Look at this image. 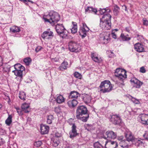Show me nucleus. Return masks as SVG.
Listing matches in <instances>:
<instances>
[{
  "label": "nucleus",
  "instance_id": "nucleus-1",
  "mask_svg": "<svg viewBox=\"0 0 148 148\" xmlns=\"http://www.w3.org/2000/svg\"><path fill=\"white\" fill-rule=\"evenodd\" d=\"M112 16L109 14L103 15L100 19V25L104 30H110L111 28V19Z\"/></svg>",
  "mask_w": 148,
  "mask_h": 148
},
{
  "label": "nucleus",
  "instance_id": "nucleus-2",
  "mask_svg": "<svg viewBox=\"0 0 148 148\" xmlns=\"http://www.w3.org/2000/svg\"><path fill=\"white\" fill-rule=\"evenodd\" d=\"M43 18L45 22H48L54 25L55 23H57L60 20V16L57 12L51 11L48 14L44 16Z\"/></svg>",
  "mask_w": 148,
  "mask_h": 148
},
{
  "label": "nucleus",
  "instance_id": "nucleus-3",
  "mask_svg": "<svg viewBox=\"0 0 148 148\" xmlns=\"http://www.w3.org/2000/svg\"><path fill=\"white\" fill-rule=\"evenodd\" d=\"M79 93L75 91H71L68 96L69 99H73L67 102L68 106L70 108H74L78 103V102L76 100L77 97L79 96Z\"/></svg>",
  "mask_w": 148,
  "mask_h": 148
},
{
  "label": "nucleus",
  "instance_id": "nucleus-4",
  "mask_svg": "<svg viewBox=\"0 0 148 148\" xmlns=\"http://www.w3.org/2000/svg\"><path fill=\"white\" fill-rule=\"evenodd\" d=\"M99 87L100 88V91L103 93L110 92L112 88L110 82L108 80H105L101 82Z\"/></svg>",
  "mask_w": 148,
  "mask_h": 148
},
{
  "label": "nucleus",
  "instance_id": "nucleus-5",
  "mask_svg": "<svg viewBox=\"0 0 148 148\" xmlns=\"http://www.w3.org/2000/svg\"><path fill=\"white\" fill-rule=\"evenodd\" d=\"M69 49L70 51L76 53L79 52L81 50L79 45L72 40L69 43Z\"/></svg>",
  "mask_w": 148,
  "mask_h": 148
},
{
  "label": "nucleus",
  "instance_id": "nucleus-6",
  "mask_svg": "<svg viewBox=\"0 0 148 148\" xmlns=\"http://www.w3.org/2000/svg\"><path fill=\"white\" fill-rule=\"evenodd\" d=\"M110 34L109 32H103L100 34V39L102 43L103 44H107L110 40Z\"/></svg>",
  "mask_w": 148,
  "mask_h": 148
},
{
  "label": "nucleus",
  "instance_id": "nucleus-7",
  "mask_svg": "<svg viewBox=\"0 0 148 148\" xmlns=\"http://www.w3.org/2000/svg\"><path fill=\"white\" fill-rule=\"evenodd\" d=\"M106 138H102L101 141H103V139L105 140V146L106 148H116L117 147L118 144L117 142L116 141H112L110 140L107 141L106 139Z\"/></svg>",
  "mask_w": 148,
  "mask_h": 148
},
{
  "label": "nucleus",
  "instance_id": "nucleus-8",
  "mask_svg": "<svg viewBox=\"0 0 148 148\" xmlns=\"http://www.w3.org/2000/svg\"><path fill=\"white\" fill-rule=\"evenodd\" d=\"M10 32L11 33H15L14 36L17 37H21V35L18 33L21 31V27L16 26H14L10 28Z\"/></svg>",
  "mask_w": 148,
  "mask_h": 148
},
{
  "label": "nucleus",
  "instance_id": "nucleus-9",
  "mask_svg": "<svg viewBox=\"0 0 148 148\" xmlns=\"http://www.w3.org/2000/svg\"><path fill=\"white\" fill-rule=\"evenodd\" d=\"M55 28L56 30L59 35H60L64 33L66 29L62 24L58 23L55 26Z\"/></svg>",
  "mask_w": 148,
  "mask_h": 148
},
{
  "label": "nucleus",
  "instance_id": "nucleus-10",
  "mask_svg": "<svg viewBox=\"0 0 148 148\" xmlns=\"http://www.w3.org/2000/svg\"><path fill=\"white\" fill-rule=\"evenodd\" d=\"M42 38L43 39L46 38L48 39L51 38L53 36V32L49 30L44 31L41 35Z\"/></svg>",
  "mask_w": 148,
  "mask_h": 148
},
{
  "label": "nucleus",
  "instance_id": "nucleus-11",
  "mask_svg": "<svg viewBox=\"0 0 148 148\" xmlns=\"http://www.w3.org/2000/svg\"><path fill=\"white\" fill-rule=\"evenodd\" d=\"M110 121L114 125L118 124L121 122L119 116L117 114L112 115Z\"/></svg>",
  "mask_w": 148,
  "mask_h": 148
},
{
  "label": "nucleus",
  "instance_id": "nucleus-12",
  "mask_svg": "<svg viewBox=\"0 0 148 148\" xmlns=\"http://www.w3.org/2000/svg\"><path fill=\"white\" fill-rule=\"evenodd\" d=\"M130 82L134 84V87L137 88H140L143 83L135 77L132 78L130 80Z\"/></svg>",
  "mask_w": 148,
  "mask_h": 148
},
{
  "label": "nucleus",
  "instance_id": "nucleus-13",
  "mask_svg": "<svg viewBox=\"0 0 148 148\" xmlns=\"http://www.w3.org/2000/svg\"><path fill=\"white\" fill-rule=\"evenodd\" d=\"M76 128V126L75 124H73L71 127V130L69 133L70 137V138H73L78 134L77 132Z\"/></svg>",
  "mask_w": 148,
  "mask_h": 148
},
{
  "label": "nucleus",
  "instance_id": "nucleus-14",
  "mask_svg": "<svg viewBox=\"0 0 148 148\" xmlns=\"http://www.w3.org/2000/svg\"><path fill=\"white\" fill-rule=\"evenodd\" d=\"M134 49L136 51L139 53L145 51L143 45L140 43H137L134 45Z\"/></svg>",
  "mask_w": 148,
  "mask_h": 148
},
{
  "label": "nucleus",
  "instance_id": "nucleus-15",
  "mask_svg": "<svg viewBox=\"0 0 148 148\" xmlns=\"http://www.w3.org/2000/svg\"><path fill=\"white\" fill-rule=\"evenodd\" d=\"M126 71L125 70L123 71L122 73L119 74H115V76L117 77L120 80L123 81L125 78H127Z\"/></svg>",
  "mask_w": 148,
  "mask_h": 148
},
{
  "label": "nucleus",
  "instance_id": "nucleus-16",
  "mask_svg": "<svg viewBox=\"0 0 148 148\" xmlns=\"http://www.w3.org/2000/svg\"><path fill=\"white\" fill-rule=\"evenodd\" d=\"M89 114L87 112H77L76 117L77 119L81 118H88Z\"/></svg>",
  "mask_w": 148,
  "mask_h": 148
},
{
  "label": "nucleus",
  "instance_id": "nucleus-17",
  "mask_svg": "<svg viewBox=\"0 0 148 148\" xmlns=\"http://www.w3.org/2000/svg\"><path fill=\"white\" fill-rule=\"evenodd\" d=\"M141 122L143 124L148 125V115L142 114L139 115Z\"/></svg>",
  "mask_w": 148,
  "mask_h": 148
},
{
  "label": "nucleus",
  "instance_id": "nucleus-18",
  "mask_svg": "<svg viewBox=\"0 0 148 148\" xmlns=\"http://www.w3.org/2000/svg\"><path fill=\"white\" fill-rule=\"evenodd\" d=\"M81 98L84 102L86 104L90 103L91 100V96L86 94H83Z\"/></svg>",
  "mask_w": 148,
  "mask_h": 148
},
{
  "label": "nucleus",
  "instance_id": "nucleus-19",
  "mask_svg": "<svg viewBox=\"0 0 148 148\" xmlns=\"http://www.w3.org/2000/svg\"><path fill=\"white\" fill-rule=\"evenodd\" d=\"M14 68L16 70L19 71L20 73L23 74V72L25 69L24 66L19 63H17L14 65Z\"/></svg>",
  "mask_w": 148,
  "mask_h": 148
},
{
  "label": "nucleus",
  "instance_id": "nucleus-20",
  "mask_svg": "<svg viewBox=\"0 0 148 148\" xmlns=\"http://www.w3.org/2000/svg\"><path fill=\"white\" fill-rule=\"evenodd\" d=\"M106 134L107 136V137L109 139H114L116 137V133L112 131H107Z\"/></svg>",
  "mask_w": 148,
  "mask_h": 148
},
{
  "label": "nucleus",
  "instance_id": "nucleus-21",
  "mask_svg": "<svg viewBox=\"0 0 148 148\" xmlns=\"http://www.w3.org/2000/svg\"><path fill=\"white\" fill-rule=\"evenodd\" d=\"M49 127L48 126L45 125H41L40 126V132L42 134H47L49 132Z\"/></svg>",
  "mask_w": 148,
  "mask_h": 148
},
{
  "label": "nucleus",
  "instance_id": "nucleus-22",
  "mask_svg": "<svg viewBox=\"0 0 148 148\" xmlns=\"http://www.w3.org/2000/svg\"><path fill=\"white\" fill-rule=\"evenodd\" d=\"M89 29H84V28H82L79 31V34L82 36V38H84L87 36V32L89 30Z\"/></svg>",
  "mask_w": 148,
  "mask_h": 148
},
{
  "label": "nucleus",
  "instance_id": "nucleus-23",
  "mask_svg": "<svg viewBox=\"0 0 148 148\" xmlns=\"http://www.w3.org/2000/svg\"><path fill=\"white\" fill-rule=\"evenodd\" d=\"M97 12V9L88 6L85 9V13L88 12L89 13H93L95 14H96Z\"/></svg>",
  "mask_w": 148,
  "mask_h": 148
},
{
  "label": "nucleus",
  "instance_id": "nucleus-24",
  "mask_svg": "<svg viewBox=\"0 0 148 148\" xmlns=\"http://www.w3.org/2000/svg\"><path fill=\"white\" fill-rule=\"evenodd\" d=\"M125 137L127 140L129 142L130 141H132L134 140V138L132 133L130 132H127L125 133Z\"/></svg>",
  "mask_w": 148,
  "mask_h": 148
},
{
  "label": "nucleus",
  "instance_id": "nucleus-25",
  "mask_svg": "<svg viewBox=\"0 0 148 148\" xmlns=\"http://www.w3.org/2000/svg\"><path fill=\"white\" fill-rule=\"evenodd\" d=\"M91 56L92 59L96 62L100 63L102 61V59L99 58L95 53H92Z\"/></svg>",
  "mask_w": 148,
  "mask_h": 148
},
{
  "label": "nucleus",
  "instance_id": "nucleus-26",
  "mask_svg": "<svg viewBox=\"0 0 148 148\" xmlns=\"http://www.w3.org/2000/svg\"><path fill=\"white\" fill-rule=\"evenodd\" d=\"M65 100V98L61 95H58L56 99V102L59 104L63 103L64 101Z\"/></svg>",
  "mask_w": 148,
  "mask_h": 148
},
{
  "label": "nucleus",
  "instance_id": "nucleus-27",
  "mask_svg": "<svg viewBox=\"0 0 148 148\" xmlns=\"http://www.w3.org/2000/svg\"><path fill=\"white\" fill-rule=\"evenodd\" d=\"M68 62L64 60L61 64V65L60 66L59 68L61 70L63 71L64 70L66 69L68 67Z\"/></svg>",
  "mask_w": 148,
  "mask_h": 148
},
{
  "label": "nucleus",
  "instance_id": "nucleus-28",
  "mask_svg": "<svg viewBox=\"0 0 148 148\" xmlns=\"http://www.w3.org/2000/svg\"><path fill=\"white\" fill-rule=\"evenodd\" d=\"M128 142L127 140H123L119 142V145L123 148H128L129 147Z\"/></svg>",
  "mask_w": 148,
  "mask_h": 148
},
{
  "label": "nucleus",
  "instance_id": "nucleus-29",
  "mask_svg": "<svg viewBox=\"0 0 148 148\" xmlns=\"http://www.w3.org/2000/svg\"><path fill=\"white\" fill-rule=\"evenodd\" d=\"M72 24L73 25V26L71 29V32L72 34H74L76 33L77 31V24L76 22H72Z\"/></svg>",
  "mask_w": 148,
  "mask_h": 148
},
{
  "label": "nucleus",
  "instance_id": "nucleus-30",
  "mask_svg": "<svg viewBox=\"0 0 148 148\" xmlns=\"http://www.w3.org/2000/svg\"><path fill=\"white\" fill-rule=\"evenodd\" d=\"M120 10L119 7L117 5H114L113 13L115 16H117L118 15Z\"/></svg>",
  "mask_w": 148,
  "mask_h": 148
},
{
  "label": "nucleus",
  "instance_id": "nucleus-31",
  "mask_svg": "<svg viewBox=\"0 0 148 148\" xmlns=\"http://www.w3.org/2000/svg\"><path fill=\"white\" fill-rule=\"evenodd\" d=\"M21 108L23 111H29V104L25 103L21 106Z\"/></svg>",
  "mask_w": 148,
  "mask_h": 148
},
{
  "label": "nucleus",
  "instance_id": "nucleus-32",
  "mask_svg": "<svg viewBox=\"0 0 148 148\" xmlns=\"http://www.w3.org/2000/svg\"><path fill=\"white\" fill-rule=\"evenodd\" d=\"M8 117L5 120V123L8 125H9L12 122V114H9V113L8 112Z\"/></svg>",
  "mask_w": 148,
  "mask_h": 148
},
{
  "label": "nucleus",
  "instance_id": "nucleus-33",
  "mask_svg": "<svg viewBox=\"0 0 148 148\" xmlns=\"http://www.w3.org/2000/svg\"><path fill=\"white\" fill-rule=\"evenodd\" d=\"M18 97L21 99L23 101L25 100L26 98L25 93L23 91H20Z\"/></svg>",
  "mask_w": 148,
  "mask_h": 148
},
{
  "label": "nucleus",
  "instance_id": "nucleus-34",
  "mask_svg": "<svg viewBox=\"0 0 148 148\" xmlns=\"http://www.w3.org/2000/svg\"><path fill=\"white\" fill-rule=\"evenodd\" d=\"M120 37L121 38L122 40L123 41H127L131 39L130 37H127L123 33L121 34Z\"/></svg>",
  "mask_w": 148,
  "mask_h": 148
},
{
  "label": "nucleus",
  "instance_id": "nucleus-35",
  "mask_svg": "<svg viewBox=\"0 0 148 148\" xmlns=\"http://www.w3.org/2000/svg\"><path fill=\"white\" fill-rule=\"evenodd\" d=\"M77 111H88V110L86 106H81L78 107Z\"/></svg>",
  "mask_w": 148,
  "mask_h": 148
},
{
  "label": "nucleus",
  "instance_id": "nucleus-36",
  "mask_svg": "<svg viewBox=\"0 0 148 148\" xmlns=\"http://www.w3.org/2000/svg\"><path fill=\"white\" fill-rule=\"evenodd\" d=\"M85 129L88 131H91L94 129L93 125L89 124H87L85 126Z\"/></svg>",
  "mask_w": 148,
  "mask_h": 148
},
{
  "label": "nucleus",
  "instance_id": "nucleus-37",
  "mask_svg": "<svg viewBox=\"0 0 148 148\" xmlns=\"http://www.w3.org/2000/svg\"><path fill=\"white\" fill-rule=\"evenodd\" d=\"M31 59L29 57H27L24 58L23 60L24 62L27 65H29L31 63Z\"/></svg>",
  "mask_w": 148,
  "mask_h": 148
},
{
  "label": "nucleus",
  "instance_id": "nucleus-38",
  "mask_svg": "<svg viewBox=\"0 0 148 148\" xmlns=\"http://www.w3.org/2000/svg\"><path fill=\"white\" fill-rule=\"evenodd\" d=\"M53 119V117L52 115H48L47 118V122L49 124L52 123V121Z\"/></svg>",
  "mask_w": 148,
  "mask_h": 148
},
{
  "label": "nucleus",
  "instance_id": "nucleus-39",
  "mask_svg": "<svg viewBox=\"0 0 148 148\" xmlns=\"http://www.w3.org/2000/svg\"><path fill=\"white\" fill-rule=\"evenodd\" d=\"M10 67H11L8 64H6L3 68V71L5 72H9L10 71Z\"/></svg>",
  "mask_w": 148,
  "mask_h": 148
},
{
  "label": "nucleus",
  "instance_id": "nucleus-40",
  "mask_svg": "<svg viewBox=\"0 0 148 148\" xmlns=\"http://www.w3.org/2000/svg\"><path fill=\"white\" fill-rule=\"evenodd\" d=\"M93 146L94 148H103L101 145L98 141L95 143Z\"/></svg>",
  "mask_w": 148,
  "mask_h": 148
},
{
  "label": "nucleus",
  "instance_id": "nucleus-41",
  "mask_svg": "<svg viewBox=\"0 0 148 148\" xmlns=\"http://www.w3.org/2000/svg\"><path fill=\"white\" fill-rule=\"evenodd\" d=\"M12 72L14 73V75L16 76L19 77L21 78L23 77V74L22 73H19V71H17L16 69H15V70L13 71Z\"/></svg>",
  "mask_w": 148,
  "mask_h": 148
},
{
  "label": "nucleus",
  "instance_id": "nucleus-42",
  "mask_svg": "<svg viewBox=\"0 0 148 148\" xmlns=\"http://www.w3.org/2000/svg\"><path fill=\"white\" fill-rule=\"evenodd\" d=\"M74 77L77 78L81 79L82 77V75L77 72H75L73 74Z\"/></svg>",
  "mask_w": 148,
  "mask_h": 148
},
{
  "label": "nucleus",
  "instance_id": "nucleus-43",
  "mask_svg": "<svg viewBox=\"0 0 148 148\" xmlns=\"http://www.w3.org/2000/svg\"><path fill=\"white\" fill-rule=\"evenodd\" d=\"M65 107L62 106H59L55 108V111H59L60 110H63Z\"/></svg>",
  "mask_w": 148,
  "mask_h": 148
},
{
  "label": "nucleus",
  "instance_id": "nucleus-44",
  "mask_svg": "<svg viewBox=\"0 0 148 148\" xmlns=\"http://www.w3.org/2000/svg\"><path fill=\"white\" fill-rule=\"evenodd\" d=\"M42 144V143L41 141H38L34 143V146L37 147H40Z\"/></svg>",
  "mask_w": 148,
  "mask_h": 148
},
{
  "label": "nucleus",
  "instance_id": "nucleus-45",
  "mask_svg": "<svg viewBox=\"0 0 148 148\" xmlns=\"http://www.w3.org/2000/svg\"><path fill=\"white\" fill-rule=\"evenodd\" d=\"M131 100L133 102L136 104H138L140 103L139 100L134 97H133L132 99H131Z\"/></svg>",
  "mask_w": 148,
  "mask_h": 148
},
{
  "label": "nucleus",
  "instance_id": "nucleus-46",
  "mask_svg": "<svg viewBox=\"0 0 148 148\" xmlns=\"http://www.w3.org/2000/svg\"><path fill=\"white\" fill-rule=\"evenodd\" d=\"M123 70L120 68H118L115 71V74L121 73H122L123 71Z\"/></svg>",
  "mask_w": 148,
  "mask_h": 148
},
{
  "label": "nucleus",
  "instance_id": "nucleus-47",
  "mask_svg": "<svg viewBox=\"0 0 148 148\" xmlns=\"http://www.w3.org/2000/svg\"><path fill=\"white\" fill-rule=\"evenodd\" d=\"M106 8H100L99 10V11L100 14L101 15H104V13H106Z\"/></svg>",
  "mask_w": 148,
  "mask_h": 148
},
{
  "label": "nucleus",
  "instance_id": "nucleus-48",
  "mask_svg": "<svg viewBox=\"0 0 148 148\" xmlns=\"http://www.w3.org/2000/svg\"><path fill=\"white\" fill-rule=\"evenodd\" d=\"M59 143V140L55 139L53 141V145L54 147H56L58 145Z\"/></svg>",
  "mask_w": 148,
  "mask_h": 148
},
{
  "label": "nucleus",
  "instance_id": "nucleus-49",
  "mask_svg": "<svg viewBox=\"0 0 148 148\" xmlns=\"http://www.w3.org/2000/svg\"><path fill=\"white\" fill-rule=\"evenodd\" d=\"M143 23L144 25L147 26L148 25V21L145 18H144L143 19Z\"/></svg>",
  "mask_w": 148,
  "mask_h": 148
},
{
  "label": "nucleus",
  "instance_id": "nucleus-50",
  "mask_svg": "<svg viewBox=\"0 0 148 148\" xmlns=\"http://www.w3.org/2000/svg\"><path fill=\"white\" fill-rule=\"evenodd\" d=\"M143 136L145 139L148 140V131L145 132Z\"/></svg>",
  "mask_w": 148,
  "mask_h": 148
},
{
  "label": "nucleus",
  "instance_id": "nucleus-51",
  "mask_svg": "<svg viewBox=\"0 0 148 148\" xmlns=\"http://www.w3.org/2000/svg\"><path fill=\"white\" fill-rule=\"evenodd\" d=\"M42 49V47L38 46L36 48L35 50L36 52L37 53L40 51Z\"/></svg>",
  "mask_w": 148,
  "mask_h": 148
},
{
  "label": "nucleus",
  "instance_id": "nucleus-52",
  "mask_svg": "<svg viewBox=\"0 0 148 148\" xmlns=\"http://www.w3.org/2000/svg\"><path fill=\"white\" fill-rule=\"evenodd\" d=\"M140 71L142 73H145L146 72V70L143 66L141 67L140 69Z\"/></svg>",
  "mask_w": 148,
  "mask_h": 148
},
{
  "label": "nucleus",
  "instance_id": "nucleus-53",
  "mask_svg": "<svg viewBox=\"0 0 148 148\" xmlns=\"http://www.w3.org/2000/svg\"><path fill=\"white\" fill-rule=\"evenodd\" d=\"M5 143V140L1 138H0V146H1Z\"/></svg>",
  "mask_w": 148,
  "mask_h": 148
},
{
  "label": "nucleus",
  "instance_id": "nucleus-54",
  "mask_svg": "<svg viewBox=\"0 0 148 148\" xmlns=\"http://www.w3.org/2000/svg\"><path fill=\"white\" fill-rule=\"evenodd\" d=\"M83 27L82 28H84V29H89L88 27L87 26L86 23L84 22L82 23Z\"/></svg>",
  "mask_w": 148,
  "mask_h": 148
},
{
  "label": "nucleus",
  "instance_id": "nucleus-55",
  "mask_svg": "<svg viewBox=\"0 0 148 148\" xmlns=\"http://www.w3.org/2000/svg\"><path fill=\"white\" fill-rule=\"evenodd\" d=\"M88 118H81L79 119L81 120L84 122H86L87 121Z\"/></svg>",
  "mask_w": 148,
  "mask_h": 148
},
{
  "label": "nucleus",
  "instance_id": "nucleus-56",
  "mask_svg": "<svg viewBox=\"0 0 148 148\" xmlns=\"http://www.w3.org/2000/svg\"><path fill=\"white\" fill-rule=\"evenodd\" d=\"M135 141L136 142H137L139 144H140L142 143V141H141L139 139H136L135 140Z\"/></svg>",
  "mask_w": 148,
  "mask_h": 148
},
{
  "label": "nucleus",
  "instance_id": "nucleus-57",
  "mask_svg": "<svg viewBox=\"0 0 148 148\" xmlns=\"http://www.w3.org/2000/svg\"><path fill=\"white\" fill-rule=\"evenodd\" d=\"M112 36L113 38L116 39V38L117 36L114 33H112Z\"/></svg>",
  "mask_w": 148,
  "mask_h": 148
},
{
  "label": "nucleus",
  "instance_id": "nucleus-58",
  "mask_svg": "<svg viewBox=\"0 0 148 148\" xmlns=\"http://www.w3.org/2000/svg\"><path fill=\"white\" fill-rule=\"evenodd\" d=\"M123 136H120L118 138V139L119 140V141H122L123 139Z\"/></svg>",
  "mask_w": 148,
  "mask_h": 148
},
{
  "label": "nucleus",
  "instance_id": "nucleus-59",
  "mask_svg": "<svg viewBox=\"0 0 148 148\" xmlns=\"http://www.w3.org/2000/svg\"><path fill=\"white\" fill-rule=\"evenodd\" d=\"M126 97L127 98H129V99L131 100V99H132L133 97L131 95H130L129 94H127L126 95Z\"/></svg>",
  "mask_w": 148,
  "mask_h": 148
},
{
  "label": "nucleus",
  "instance_id": "nucleus-60",
  "mask_svg": "<svg viewBox=\"0 0 148 148\" xmlns=\"http://www.w3.org/2000/svg\"><path fill=\"white\" fill-rule=\"evenodd\" d=\"M106 13H107V14H108V13H109L111 12V11L107 7L106 8ZM106 14H107V13Z\"/></svg>",
  "mask_w": 148,
  "mask_h": 148
},
{
  "label": "nucleus",
  "instance_id": "nucleus-61",
  "mask_svg": "<svg viewBox=\"0 0 148 148\" xmlns=\"http://www.w3.org/2000/svg\"><path fill=\"white\" fill-rule=\"evenodd\" d=\"M130 27H127L125 28V30L127 32H129L130 30Z\"/></svg>",
  "mask_w": 148,
  "mask_h": 148
},
{
  "label": "nucleus",
  "instance_id": "nucleus-62",
  "mask_svg": "<svg viewBox=\"0 0 148 148\" xmlns=\"http://www.w3.org/2000/svg\"><path fill=\"white\" fill-rule=\"evenodd\" d=\"M21 1L23 2L24 3L26 4H27V3L28 2V0H20Z\"/></svg>",
  "mask_w": 148,
  "mask_h": 148
},
{
  "label": "nucleus",
  "instance_id": "nucleus-63",
  "mask_svg": "<svg viewBox=\"0 0 148 148\" xmlns=\"http://www.w3.org/2000/svg\"><path fill=\"white\" fill-rule=\"evenodd\" d=\"M17 112L20 116H22L23 114V112Z\"/></svg>",
  "mask_w": 148,
  "mask_h": 148
},
{
  "label": "nucleus",
  "instance_id": "nucleus-64",
  "mask_svg": "<svg viewBox=\"0 0 148 148\" xmlns=\"http://www.w3.org/2000/svg\"><path fill=\"white\" fill-rule=\"evenodd\" d=\"M49 110L48 108L47 107H45L43 108V110L46 111Z\"/></svg>",
  "mask_w": 148,
  "mask_h": 148
}]
</instances>
